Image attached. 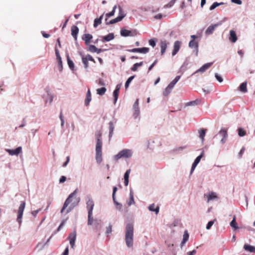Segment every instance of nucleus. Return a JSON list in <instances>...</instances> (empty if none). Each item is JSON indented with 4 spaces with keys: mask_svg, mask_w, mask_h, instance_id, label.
Here are the masks:
<instances>
[{
    "mask_svg": "<svg viewBox=\"0 0 255 255\" xmlns=\"http://www.w3.org/2000/svg\"><path fill=\"white\" fill-rule=\"evenodd\" d=\"M76 195L71 198L72 202L70 203L72 205L73 207L77 206L80 201V198L75 197Z\"/></svg>",
    "mask_w": 255,
    "mask_h": 255,
    "instance_id": "28",
    "label": "nucleus"
},
{
    "mask_svg": "<svg viewBox=\"0 0 255 255\" xmlns=\"http://www.w3.org/2000/svg\"><path fill=\"white\" fill-rule=\"evenodd\" d=\"M5 151L10 155H18L22 152V148L21 146H19L15 149H5Z\"/></svg>",
    "mask_w": 255,
    "mask_h": 255,
    "instance_id": "12",
    "label": "nucleus"
},
{
    "mask_svg": "<svg viewBox=\"0 0 255 255\" xmlns=\"http://www.w3.org/2000/svg\"><path fill=\"white\" fill-rule=\"evenodd\" d=\"M76 239V232L75 231L71 233L68 238V239L69 240L70 244L71 245V248H73L75 245V242Z\"/></svg>",
    "mask_w": 255,
    "mask_h": 255,
    "instance_id": "13",
    "label": "nucleus"
},
{
    "mask_svg": "<svg viewBox=\"0 0 255 255\" xmlns=\"http://www.w3.org/2000/svg\"><path fill=\"white\" fill-rule=\"evenodd\" d=\"M134 77H135V75H133V76H130V77H129L128 79V80H127V81L126 82V83H125L126 89H127L128 87L129 84L132 81V80L134 78Z\"/></svg>",
    "mask_w": 255,
    "mask_h": 255,
    "instance_id": "43",
    "label": "nucleus"
},
{
    "mask_svg": "<svg viewBox=\"0 0 255 255\" xmlns=\"http://www.w3.org/2000/svg\"><path fill=\"white\" fill-rule=\"evenodd\" d=\"M123 19V16H118L116 18L112 19V22L113 24L116 23L118 22L121 21Z\"/></svg>",
    "mask_w": 255,
    "mask_h": 255,
    "instance_id": "53",
    "label": "nucleus"
},
{
    "mask_svg": "<svg viewBox=\"0 0 255 255\" xmlns=\"http://www.w3.org/2000/svg\"><path fill=\"white\" fill-rule=\"evenodd\" d=\"M244 249L245 250L251 253H255V247L254 246H252L248 244H245L244 246Z\"/></svg>",
    "mask_w": 255,
    "mask_h": 255,
    "instance_id": "29",
    "label": "nucleus"
},
{
    "mask_svg": "<svg viewBox=\"0 0 255 255\" xmlns=\"http://www.w3.org/2000/svg\"><path fill=\"white\" fill-rule=\"evenodd\" d=\"M82 62L84 64V68L85 69H87L88 67H89V63H88V61L87 60L86 58H85L84 56H82Z\"/></svg>",
    "mask_w": 255,
    "mask_h": 255,
    "instance_id": "54",
    "label": "nucleus"
},
{
    "mask_svg": "<svg viewBox=\"0 0 255 255\" xmlns=\"http://www.w3.org/2000/svg\"><path fill=\"white\" fill-rule=\"evenodd\" d=\"M149 44L152 47H154L156 45V40L155 39H151L149 40Z\"/></svg>",
    "mask_w": 255,
    "mask_h": 255,
    "instance_id": "58",
    "label": "nucleus"
},
{
    "mask_svg": "<svg viewBox=\"0 0 255 255\" xmlns=\"http://www.w3.org/2000/svg\"><path fill=\"white\" fill-rule=\"evenodd\" d=\"M199 102L198 100H196L193 101L188 102L186 104V106H195L197 105Z\"/></svg>",
    "mask_w": 255,
    "mask_h": 255,
    "instance_id": "47",
    "label": "nucleus"
},
{
    "mask_svg": "<svg viewBox=\"0 0 255 255\" xmlns=\"http://www.w3.org/2000/svg\"><path fill=\"white\" fill-rule=\"evenodd\" d=\"M181 43L179 41H175L174 43V46H173V50L172 52V55L173 56L175 55L177 52L179 51L180 47H181Z\"/></svg>",
    "mask_w": 255,
    "mask_h": 255,
    "instance_id": "15",
    "label": "nucleus"
},
{
    "mask_svg": "<svg viewBox=\"0 0 255 255\" xmlns=\"http://www.w3.org/2000/svg\"><path fill=\"white\" fill-rule=\"evenodd\" d=\"M109 140H110L111 137L113 136V133H114V128H115V127H114V124H113V123L112 122H110L109 123Z\"/></svg>",
    "mask_w": 255,
    "mask_h": 255,
    "instance_id": "27",
    "label": "nucleus"
},
{
    "mask_svg": "<svg viewBox=\"0 0 255 255\" xmlns=\"http://www.w3.org/2000/svg\"><path fill=\"white\" fill-rule=\"evenodd\" d=\"M173 88L170 87L169 85H168L167 87L165 88V90L163 92V95L164 96H167L172 91Z\"/></svg>",
    "mask_w": 255,
    "mask_h": 255,
    "instance_id": "37",
    "label": "nucleus"
},
{
    "mask_svg": "<svg viewBox=\"0 0 255 255\" xmlns=\"http://www.w3.org/2000/svg\"><path fill=\"white\" fill-rule=\"evenodd\" d=\"M119 16H123V18L126 16V14L125 13L123 9L121 7V6H119Z\"/></svg>",
    "mask_w": 255,
    "mask_h": 255,
    "instance_id": "49",
    "label": "nucleus"
},
{
    "mask_svg": "<svg viewBox=\"0 0 255 255\" xmlns=\"http://www.w3.org/2000/svg\"><path fill=\"white\" fill-rule=\"evenodd\" d=\"M133 110L134 111L139 110V99H137L135 101L133 105Z\"/></svg>",
    "mask_w": 255,
    "mask_h": 255,
    "instance_id": "45",
    "label": "nucleus"
},
{
    "mask_svg": "<svg viewBox=\"0 0 255 255\" xmlns=\"http://www.w3.org/2000/svg\"><path fill=\"white\" fill-rule=\"evenodd\" d=\"M94 225L98 231H100L103 227L101 220L97 219H94Z\"/></svg>",
    "mask_w": 255,
    "mask_h": 255,
    "instance_id": "24",
    "label": "nucleus"
},
{
    "mask_svg": "<svg viewBox=\"0 0 255 255\" xmlns=\"http://www.w3.org/2000/svg\"><path fill=\"white\" fill-rule=\"evenodd\" d=\"M206 129L204 128H202L199 131V132L200 133L199 137L202 139V141H203L204 140V138L206 134Z\"/></svg>",
    "mask_w": 255,
    "mask_h": 255,
    "instance_id": "41",
    "label": "nucleus"
},
{
    "mask_svg": "<svg viewBox=\"0 0 255 255\" xmlns=\"http://www.w3.org/2000/svg\"><path fill=\"white\" fill-rule=\"evenodd\" d=\"M120 33L121 36L123 37H133L137 34L138 32L136 29H133L132 30H128L125 28H122L120 31Z\"/></svg>",
    "mask_w": 255,
    "mask_h": 255,
    "instance_id": "6",
    "label": "nucleus"
},
{
    "mask_svg": "<svg viewBox=\"0 0 255 255\" xmlns=\"http://www.w3.org/2000/svg\"><path fill=\"white\" fill-rule=\"evenodd\" d=\"M55 55L56 56V59L57 60V62L58 64V69H59V71L61 72L63 70L62 58L60 55L59 51L56 47L55 49Z\"/></svg>",
    "mask_w": 255,
    "mask_h": 255,
    "instance_id": "9",
    "label": "nucleus"
},
{
    "mask_svg": "<svg viewBox=\"0 0 255 255\" xmlns=\"http://www.w3.org/2000/svg\"><path fill=\"white\" fill-rule=\"evenodd\" d=\"M189 47L193 48H195L194 51L195 52L196 56L198 55V43L194 40H191L189 43Z\"/></svg>",
    "mask_w": 255,
    "mask_h": 255,
    "instance_id": "17",
    "label": "nucleus"
},
{
    "mask_svg": "<svg viewBox=\"0 0 255 255\" xmlns=\"http://www.w3.org/2000/svg\"><path fill=\"white\" fill-rule=\"evenodd\" d=\"M88 199L86 202V207L88 210V212H93V210L94 207V203L90 197H87Z\"/></svg>",
    "mask_w": 255,
    "mask_h": 255,
    "instance_id": "10",
    "label": "nucleus"
},
{
    "mask_svg": "<svg viewBox=\"0 0 255 255\" xmlns=\"http://www.w3.org/2000/svg\"><path fill=\"white\" fill-rule=\"evenodd\" d=\"M140 115V111L137 110V111H134V113L133 114V116L134 119L137 118Z\"/></svg>",
    "mask_w": 255,
    "mask_h": 255,
    "instance_id": "62",
    "label": "nucleus"
},
{
    "mask_svg": "<svg viewBox=\"0 0 255 255\" xmlns=\"http://www.w3.org/2000/svg\"><path fill=\"white\" fill-rule=\"evenodd\" d=\"M78 32L79 28L76 25H73L71 27V35L76 41L77 39V35Z\"/></svg>",
    "mask_w": 255,
    "mask_h": 255,
    "instance_id": "19",
    "label": "nucleus"
},
{
    "mask_svg": "<svg viewBox=\"0 0 255 255\" xmlns=\"http://www.w3.org/2000/svg\"><path fill=\"white\" fill-rule=\"evenodd\" d=\"M167 43L166 40H161L160 42V46L161 48V55H162L165 52L167 48Z\"/></svg>",
    "mask_w": 255,
    "mask_h": 255,
    "instance_id": "22",
    "label": "nucleus"
},
{
    "mask_svg": "<svg viewBox=\"0 0 255 255\" xmlns=\"http://www.w3.org/2000/svg\"><path fill=\"white\" fill-rule=\"evenodd\" d=\"M113 202L116 206V208L117 210L121 211L122 210L123 205L122 204L118 202L116 199V198H113Z\"/></svg>",
    "mask_w": 255,
    "mask_h": 255,
    "instance_id": "38",
    "label": "nucleus"
},
{
    "mask_svg": "<svg viewBox=\"0 0 255 255\" xmlns=\"http://www.w3.org/2000/svg\"><path fill=\"white\" fill-rule=\"evenodd\" d=\"M203 155H204V151H203L201 152V153L200 154V155L196 158V159H195L194 162H195L196 163L198 164L199 163V162L200 161L201 159L202 158V157H203Z\"/></svg>",
    "mask_w": 255,
    "mask_h": 255,
    "instance_id": "52",
    "label": "nucleus"
},
{
    "mask_svg": "<svg viewBox=\"0 0 255 255\" xmlns=\"http://www.w3.org/2000/svg\"><path fill=\"white\" fill-rule=\"evenodd\" d=\"M65 222H66V220H63L61 224H60V225L59 226V227H58V228L56 230H55L54 232V233L53 234H56V233H57L58 232H59L61 229L63 227V226L64 225L65 223Z\"/></svg>",
    "mask_w": 255,
    "mask_h": 255,
    "instance_id": "51",
    "label": "nucleus"
},
{
    "mask_svg": "<svg viewBox=\"0 0 255 255\" xmlns=\"http://www.w3.org/2000/svg\"><path fill=\"white\" fill-rule=\"evenodd\" d=\"M121 87V84H118L113 92L114 104H115L118 99L119 91Z\"/></svg>",
    "mask_w": 255,
    "mask_h": 255,
    "instance_id": "14",
    "label": "nucleus"
},
{
    "mask_svg": "<svg viewBox=\"0 0 255 255\" xmlns=\"http://www.w3.org/2000/svg\"><path fill=\"white\" fill-rule=\"evenodd\" d=\"M222 24V21H221L217 22V23L210 25L206 30L205 34L207 35L212 34L213 33L214 31L215 30V28L218 27L219 26L221 25Z\"/></svg>",
    "mask_w": 255,
    "mask_h": 255,
    "instance_id": "8",
    "label": "nucleus"
},
{
    "mask_svg": "<svg viewBox=\"0 0 255 255\" xmlns=\"http://www.w3.org/2000/svg\"><path fill=\"white\" fill-rule=\"evenodd\" d=\"M133 153L132 150L130 149H124L121 150L117 154L114 156L115 160H118L121 158H129Z\"/></svg>",
    "mask_w": 255,
    "mask_h": 255,
    "instance_id": "3",
    "label": "nucleus"
},
{
    "mask_svg": "<svg viewBox=\"0 0 255 255\" xmlns=\"http://www.w3.org/2000/svg\"><path fill=\"white\" fill-rule=\"evenodd\" d=\"M215 220L210 221L207 223V224L206 225V229L207 230H210L211 229V227L213 226V224L214 223Z\"/></svg>",
    "mask_w": 255,
    "mask_h": 255,
    "instance_id": "56",
    "label": "nucleus"
},
{
    "mask_svg": "<svg viewBox=\"0 0 255 255\" xmlns=\"http://www.w3.org/2000/svg\"><path fill=\"white\" fill-rule=\"evenodd\" d=\"M104 13L100 16L99 18L95 19L94 21V27L96 28L99 24L102 23V20L103 18Z\"/></svg>",
    "mask_w": 255,
    "mask_h": 255,
    "instance_id": "32",
    "label": "nucleus"
},
{
    "mask_svg": "<svg viewBox=\"0 0 255 255\" xmlns=\"http://www.w3.org/2000/svg\"><path fill=\"white\" fill-rule=\"evenodd\" d=\"M179 223V221L178 220H175L172 223H171L170 225V228H172L178 225Z\"/></svg>",
    "mask_w": 255,
    "mask_h": 255,
    "instance_id": "64",
    "label": "nucleus"
},
{
    "mask_svg": "<svg viewBox=\"0 0 255 255\" xmlns=\"http://www.w3.org/2000/svg\"><path fill=\"white\" fill-rule=\"evenodd\" d=\"M114 38H115L114 34L113 33H110L106 36H102V41L103 42H109V41L114 39Z\"/></svg>",
    "mask_w": 255,
    "mask_h": 255,
    "instance_id": "21",
    "label": "nucleus"
},
{
    "mask_svg": "<svg viewBox=\"0 0 255 255\" xmlns=\"http://www.w3.org/2000/svg\"><path fill=\"white\" fill-rule=\"evenodd\" d=\"M95 136L96 138V159L97 163H100L102 161V140L101 131H97L95 133Z\"/></svg>",
    "mask_w": 255,
    "mask_h": 255,
    "instance_id": "1",
    "label": "nucleus"
},
{
    "mask_svg": "<svg viewBox=\"0 0 255 255\" xmlns=\"http://www.w3.org/2000/svg\"><path fill=\"white\" fill-rule=\"evenodd\" d=\"M227 131V128H222L218 133L215 136V137H216L218 136L222 137L220 142L223 144H224L227 140L228 136Z\"/></svg>",
    "mask_w": 255,
    "mask_h": 255,
    "instance_id": "4",
    "label": "nucleus"
},
{
    "mask_svg": "<svg viewBox=\"0 0 255 255\" xmlns=\"http://www.w3.org/2000/svg\"><path fill=\"white\" fill-rule=\"evenodd\" d=\"M148 209L150 211L155 212L156 214H157L159 211V207H157L156 208H155V204H150L148 206Z\"/></svg>",
    "mask_w": 255,
    "mask_h": 255,
    "instance_id": "31",
    "label": "nucleus"
},
{
    "mask_svg": "<svg viewBox=\"0 0 255 255\" xmlns=\"http://www.w3.org/2000/svg\"><path fill=\"white\" fill-rule=\"evenodd\" d=\"M93 38L92 34L89 33H86L83 35L82 39L85 41V43L86 45H89L91 40Z\"/></svg>",
    "mask_w": 255,
    "mask_h": 255,
    "instance_id": "16",
    "label": "nucleus"
},
{
    "mask_svg": "<svg viewBox=\"0 0 255 255\" xmlns=\"http://www.w3.org/2000/svg\"><path fill=\"white\" fill-rule=\"evenodd\" d=\"M94 223V220L93 218V212H88V225H91Z\"/></svg>",
    "mask_w": 255,
    "mask_h": 255,
    "instance_id": "34",
    "label": "nucleus"
},
{
    "mask_svg": "<svg viewBox=\"0 0 255 255\" xmlns=\"http://www.w3.org/2000/svg\"><path fill=\"white\" fill-rule=\"evenodd\" d=\"M78 193V189H76L72 193H71L66 199L63 206L61 210V213H62L64 210L67 207V206L72 202L71 198H73Z\"/></svg>",
    "mask_w": 255,
    "mask_h": 255,
    "instance_id": "7",
    "label": "nucleus"
},
{
    "mask_svg": "<svg viewBox=\"0 0 255 255\" xmlns=\"http://www.w3.org/2000/svg\"><path fill=\"white\" fill-rule=\"evenodd\" d=\"M181 78V76L178 75L177 76L174 80H173L168 85L173 88L174 85L177 83V82L180 80Z\"/></svg>",
    "mask_w": 255,
    "mask_h": 255,
    "instance_id": "36",
    "label": "nucleus"
},
{
    "mask_svg": "<svg viewBox=\"0 0 255 255\" xmlns=\"http://www.w3.org/2000/svg\"><path fill=\"white\" fill-rule=\"evenodd\" d=\"M25 207V202L24 201H22L20 204V206L18 208V212H17V221L19 223V226H20L22 223V218L23 216V212L24 210Z\"/></svg>",
    "mask_w": 255,
    "mask_h": 255,
    "instance_id": "5",
    "label": "nucleus"
},
{
    "mask_svg": "<svg viewBox=\"0 0 255 255\" xmlns=\"http://www.w3.org/2000/svg\"><path fill=\"white\" fill-rule=\"evenodd\" d=\"M107 89L105 87H102L97 90V93L99 95L102 96L105 94Z\"/></svg>",
    "mask_w": 255,
    "mask_h": 255,
    "instance_id": "42",
    "label": "nucleus"
},
{
    "mask_svg": "<svg viewBox=\"0 0 255 255\" xmlns=\"http://www.w3.org/2000/svg\"><path fill=\"white\" fill-rule=\"evenodd\" d=\"M238 135L241 137H243L246 134V131L242 128L238 129Z\"/></svg>",
    "mask_w": 255,
    "mask_h": 255,
    "instance_id": "44",
    "label": "nucleus"
},
{
    "mask_svg": "<svg viewBox=\"0 0 255 255\" xmlns=\"http://www.w3.org/2000/svg\"><path fill=\"white\" fill-rule=\"evenodd\" d=\"M117 7V5H115L113 8L111 12L106 14V17L105 18V21H107L108 17H111V16H113V15H114Z\"/></svg>",
    "mask_w": 255,
    "mask_h": 255,
    "instance_id": "33",
    "label": "nucleus"
},
{
    "mask_svg": "<svg viewBox=\"0 0 255 255\" xmlns=\"http://www.w3.org/2000/svg\"><path fill=\"white\" fill-rule=\"evenodd\" d=\"M187 65V64L185 63V62L182 64V65L181 66L179 72L182 74L184 71L186 70V66Z\"/></svg>",
    "mask_w": 255,
    "mask_h": 255,
    "instance_id": "50",
    "label": "nucleus"
},
{
    "mask_svg": "<svg viewBox=\"0 0 255 255\" xmlns=\"http://www.w3.org/2000/svg\"><path fill=\"white\" fill-rule=\"evenodd\" d=\"M112 232V225L110 224L108 227H107V230L106 232V234L108 235L109 234H111Z\"/></svg>",
    "mask_w": 255,
    "mask_h": 255,
    "instance_id": "60",
    "label": "nucleus"
},
{
    "mask_svg": "<svg viewBox=\"0 0 255 255\" xmlns=\"http://www.w3.org/2000/svg\"><path fill=\"white\" fill-rule=\"evenodd\" d=\"M127 204L128 206L135 204L133 196H129V201L127 202Z\"/></svg>",
    "mask_w": 255,
    "mask_h": 255,
    "instance_id": "55",
    "label": "nucleus"
},
{
    "mask_svg": "<svg viewBox=\"0 0 255 255\" xmlns=\"http://www.w3.org/2000/svg\"><path fill=\"white\" fill-rule=\"evenodd\" d=\"M189 235L187 230H185L184 232L183 240L180 244V247L182 249L185 243L188 241L189 239Z\"/></svg>",
    "mask_w": 255,
    "mask_h": 255,
    "instance_id": "20",
    "label": "nucleus"
},
{
    "mask_svg": "<svg viewBox=\"0 0 255 255\" xmlns=\"http://www.w3.org/2000/svg\"><path fill=\"white\" fill-rule=\"evenodd\" d=\"M66 57H67V63H68V66H69V68L71 70L74 71V63L73 62V61L72 60H71V59L70 58L69 54H68V53L67 54Z\"/></svg>",
    "mask_w": 255,
    "mask_h": 255,
    "instance_id": "26",
    "label": "nucleus"
},
{
    "mask_svg": "<svg viewBox=\"0 0 255 255\" xmlns=\"http://www.w3.org/2000/svg\"><path fill=\"white\" fill-rule=\"evenodd\" d=\"M217 198V197L216 196V193L212 192L207 196L208 202L210 200H213Z\"/></svg>",
    "mask_w": 255,
    "mask_h": 255,
    "instance_id": "39",
    "label": "nucleus"
},
{
    "mask_svg": "<svg viewBox=\"0 0 255 255\" xmlns=\"http://www.w3.org/2000/svg\"><path fill=\"white\" fill-rule=\"evenodd\" d=\"M133 225L128 223L126 226L125 241L128 248H131L133 245Z\"/></svg>",
    "mask_w": 255,
    "mask_h": 255,
    "instance_id": "2",
    "label": "nucleus"
},
{
    "mask_svg": "<svg viewBox=\"0 0 255 255\" xmlns=\"http://www.w3.org/2000/svg\"><path fill=\"white\" fill-rule=\"evenodd\" d=\"M176 0H171L168 3L164 6V8H167L171 7L174 4Z\"/></svg>",
    "mask_w": 255,
    "mask_h": 255,
    "instance_id": "46",
    "label": "nucleus"
},
{
    "mask_svg": "<svg viewBox=\"0 0 255 255\" xmlns=\"http://www.w3.org/2000/svg\"><path fill=\"white\" fill-rule=\"evenodd\" d=\"M247 82L246 81L242 83L239 87V90L243 93H246L247 92Z\"/></svg>",
    "mask_w": 255,
    "mask_h": 255,
    "instance_id": "30",
    "label": "nucleus"
},
{
    "mask_svg": "<svg viewBox=\"0 0 255 255\" xmlns=\"http://www.w3.org/2000/svg\"><path fill=\"white\" fill-rule=\"evenodd\" d=\"M215 76L216 78V79L220 83L222 82L223 81V78L222 77L217 73H215Z\"/></svg>",
    "mask_w": 255,
    "mask_h": 255,
    "instance_id": "59",
    "label": "nucleus"
},
{
    "mask_svg": "<svg viewBox=\"0 0 255 255\" xmlns=\"http://www.w3.org/2000/svg\"><path fill=\"white\" fill-rule=\"evenodd\" d=\"M149 49L147 47L135 48L132 49H128V51L130 52H138L141 53H146L148 52Z\"/></svg>",
    "mask_w": 255,
    "mask_h": 255,
    "instance_id": "11",
    "label": "nucleus"
},
{
    "mask_svg": "<svg viewBox=\"0 0 255 255\" xmlns=\"http://www.w3.org/2000/svg\"><path fill=\"white\" fill-rule=\"evenodd\" d=\"M91 100V93L90 90L89 89L87 92L86 98L85 101V105L86 106H88L89 105Z\"/></svg>",
    "mask_w": 255,
    "mask_h": 255,
    "instance_id": "25",
    "label": "nucleus"
},
{
    "mask_svg": "<svg viewBox=\"0 0 255 255\" xmlns=\"http://www.w3.org/2000/svg\"><path fill=\"white\" fill-rule=\"evenodd\" d=\"M85 58H86L87 60L88 61H93V62L95 63V61L94 60V59L92 57V56H91L90 54H87L85 57Z\"/></svg>",
    "mask_w": 255,
    "mask_h": 255,
    "instance_id": "61",
    "label": "nucleus"
},
{
    "mask_svg": "<svg viewBox=\"0 0 255 255\" xmlns=\"http://www.w3.org/2000/svg\"><path fill=\"white\" fill-rule=\"evenodd\" d=\"M213 64V62L207 63L204 64L202 67H201L198 70H197L194 74L198 72H204L207 69H208L211 65Z\"/></svg>",
    "mask_w": 255,
    "mask_h": 255,
    "instance_id": "18",
    "label": "nucleus"
},
{
    "mask_svg": "<svg viewBox=\"0 0 255 255\" xmlns=\"http://www.w3.org/2000/svg\"><path fill=\"white\" fill-rule=\"evenodd\" d=\"M230 40L232 42H236L237 40V37L236 33L234 30H231L230 31Z\"/></svg>",
    "mask_w": 255,
    "mask_h": 255,
    "instance_id": "23",
    "label": "nucleus"
},
{
    "mask_svg": "<svg viewBox=\"0 0 255 255\" xmlns=\"http://www.w3.org/2000/svg\"><path fill=\"white\" fill-rule=\"evenodd\" d=\"M223 4H224V2H220V3L217 2H214L211 5V6L209 8V9L210 10H212L214 9L215 8H216L217 6H218L219 5H223Z\"/></svg>",
    "mask_w": 255,
    "mask_h": 255,
    "instance_id": "40",
    "label": "nucleus"
},
{
    "mask_svg": "<svg viewBox=\"0 0 255 255\" xmlns=\"http://www.w3.org/2000/svg\"><path fill=\"white\" fill-rule=\"evenodd\" d=\"M88 46H89L87 48L88 51H89L91 52H92V53L95 52L97 47L95 45L89 44Z\"/></svg>",
    "mask_w": 255,
    "mask_h": 255,
    "instance_id": "48",
    "label": "nucleus"
},
{
    "mask_svg": "<svg viewBox=\"0 0 255 255\" xmlns=\"http://www.w3.org/2000/svg\"><path fill=\"white\" fill-rule=\"evenodd\" d=\"M131 170L130 169H128L124 174V179H128L129 175L130 173Z\"/></svg>",
    "mask_w": 255,
    "mask_h": 255,
    "instance_id": "57",
    "label": "nucleus"
},
{
    "mask_svg": "<svg viewBox=\"0 0 255 255\" xmlns=\"http://www.w3.org/2000/svg\"><path fill=\"white\" fill-rule=\"evenodd\" d=\"M186 146H180L177 148H176L174 149V151L177 152H180L181 151H182Z\"/></svg>",
    "mask_w": 255,
    "mask_h": 255,
    "instance_id": "63",
    "label": "nucleus"
},
{
    "mask_svg": "<svg viewBox=\"0 0 255 255\" xmlns=\"http://www.w3.org/2000/svg\"><path fill=\"white\" fill-rule=\"evenodd\" d=\"M236 216H234L233 220H232V221L230 222V226L233 229H234V230H237L239 228L238 226H237V224L236 223Z\"/></svg>",
    "mask_w": 255,
    "mask_h": 255,
    "instance_id": "35",
    "label": "nucleus"
}]
</instances>
